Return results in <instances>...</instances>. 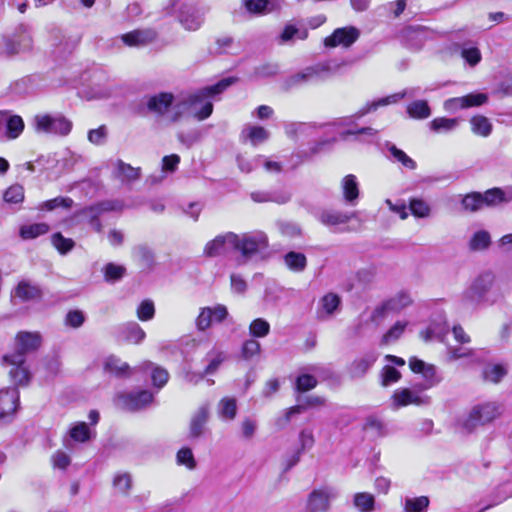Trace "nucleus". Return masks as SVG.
<instances>
[{"label":"nucleus","mask_w":512,"mask_h":512,"mask_svg":"<svg viewBox=\"0 0 512 512\" xmlns=\"http://www.w3.org/2000/svg\"><path fill=\"white\" fill-rule=\"evenodd\" d=\"M387 149L390 152L393 161L401 163L405 168L410 170H414L416 168V162L403 150L390 143L387 144Z\"/></svg>","instance_id":"47"},{"label":"nucleus","mask_w":512,"mask_h":512,"mask_svg":"<svg viewBox=\"0 0 512 512\" xmlns=\"http://www.w3.org/2000/svg\"><path fill=\"white\" fill-rule=\"evenodd\" d=\"M407 113L414 119H426L430 116L431 110L427 101L416 100L407 106Z\"/></svg>","instance_id":"45"},{"label":"nucleus","mask_w":512,"mask_h":512,"mask_svg":"<svg viewBox=\"0 0 512 512\" xmlns=\"http://www.w3.org/2000/svg\"><path fill=\"white\" fill-rule=\"evenodd\" d=\"M270 133L264 127L258 125H246L242 132L241 137L245 141H249L253 146H258L268 140Z\"/></svg>","instance_id":"30"},{"label":"nucleus","mask_w":512,"mask_h":512,"mask_svg":"<svg viewBox=\"0 0 512 512\" xmlns=\"http://www.w3.org/2000/svg\"><path fill=\"white\" fill-rule=\"evenodd\" d=\"M401 379V373L391 364H386L380 371V383L388 387Z\"/></svg>","instance_id":"52"},{"label":"nucleus","mask_w":512,"mask_h":512,"mask_svg":"<svg viewBox=\"0 0 512 512\" xmlns=\"http://www.w3.org/2000/svg\"><path fill=\"white\" fill-rule=\"evenodd\" d=\"M470 125L472 132L481 137H488L493 128L491 121L482 115L473 116Z\"/></svg>","instance_id":"40"},{"label":"nucleus","mask_w":512,"mask_h":512,"mask_svg":"<svg viewBox=\"0 0 512 512\" xmlns=\"http://www.w3.org/2000/svg\"><path fill=\"white\" fill-rule=\"evenodd\" d=\"M142 369L151 372V380L154 387L161 389L166 385L169 380V373L163 367H160L152 362H145L142 365Z\"/></svg>","instance_id":"32"},{"label":"nucleus","mask_w":512,"mask_h":512,"mask_svg":"<svg viewBox=\"0 0 512 512\" xmlns=\"http://www.w3.org/2000/svg\"><path fill=\"white\" fill-rule=\"evenodd\" d=\"M420 93V87H411L403 90L402 92L392 94L390 96L381 98L379 100L372 101L367 103L362 108H360L355 115L350 117L341 118L334 123V125L338 127H346L351 126L354 123L355 119H359L366 114L375 111L380 106H386L389 104L397 103L401 99L405 97H415Z\"/></svg>","instance_id":"7"},{"label":"nucleus","mask_w":512,"mask_h":512,"mask_svg":"<svg viewBox=\"0 0 512 512\" xmlns=\"http://www.w3.org/2000/svg\"><path fill=\"white\" fill-rule=\"evenodd\" d=\"M503 413V407L495 401H486L474 405L467 415L459 422L466 433L473 432L477 427L492 423Z\"/></svg>","instance_id":"3"},{"label":"nucleus","mask_w":512,"mask_h":512,"mask_svg":"<svg viewBox=\"0 0 512 512\" xmlns=\"http://www.w3.org/2000/svg\"><path fill=\"white\" fill-rule=\"evenodd\" d=\"M245 8L255 15H262L279 7L280 0H245Z\"/></svg>","instance_id":"31"},{"label":"nucleus","mask_w":512,"mask_h":512,"mask_svg":"<svg viewBox=\"0 0 512 512\" xmlns=\"http://www.w3.org/2000/svg\"><path fill=\"white\" fill-rule=\"evenodd\" d=\"M340 189L344 201L351 206H355L360 196V188L357 177L353 174L344 176L340 181Z\"/></svg>","instance_id":"22"},{"label":"nucleus","mask_w":512,"mask_h":512,"mask_svg":"<svg viewBox=\"0 0 512 512\" xmlns=\"http://www.w3.org/2000/svg\"><path fill=\"white\" fill-rule=\"evenodd\" d=\"M13 299H19L21 302L36 301L41 299L42 290L30 280H21L12 290Z\"/></svg>","instance_id":"19"},{"label":"nucleus","mask_w":512,"mask_h":512,"mask_svg":"<svg viewBox=\"0 0 512 512\" xmlns=\"http://www.w3.org/2000/svg\"><path fill=\"white\" fill-rule=\"evenodd\" d=\"M228 309L225 305L217 304L213 307L201 308L196 318V327L200 331H205L214 323H220L228 317Z\"/></svg>","instance_id":"14"},{"label":"nucleus","mask_w":512,"mask_h":512,"mask_svg":"<svg viewBox=\"0 0 512 512\" xmlns=\"http://www.w3.org/2000/svg\"><path fill=\"white\" fill-rule=\"evenodd\" d=\"M42 343V337L38 332L21 331L15 336L14 352L4 356V362L14 364L25 363V355L36 351Z\"/></svg>","instance_id":"8"},{"label":"nucleus","mask_w":512,"mask_h":512,"mask_svg":"<svg viewBox=\"0 0 512 512\" xmlns=\"http://www.w3.org/2000/svg\"><path fill=\"white\" fill-rule=\"evenodd\" d=\"M504 286L495 274L484 271L477 275L463 292V300L477 305H493L504 298Z\"/></svg>","instance_id":"2"},{"label":"nucleus","mask_w":512,"mask_h":512,"mask_svg":"<svg viewBox=\"0 0 512 512\" xmlns=\"http://www.w3.org/2000/svg\"><path fill=\"white\" fill-rule=\"evenodd\" d=\"M68 437L76 443H86L96 437V430L86 422L80 421L71 425Z\"/></svg>","instance_id":"24"},{"label":"nucleus","mask_w":512,"mask_h":512,"mask_svg":"<svg viewBox=\"0 0 512 512\" xmlns=\"http://www.w3.org/2000/svg\"><path fill=\"white\" fill-rule=\"evenodd\" d=\"M355 213L343 212L338 210H323L318 216V220L327 227H334L348 223Z\"/></svg>","instance_id":"25"},{"label":"nucleus","mask_w":512,"mask_h":512,"mask_svg":"<svg viewBox=\"0 0 512 512\" xmlns=\"http://www.w3.org/2000/svg\"><path fill=\"white\" fill-rule=\"evenodd\" d=\"M488 97L485 93H471L461 97H454L444 102V108L448 112H456L459 109L477 107L486 103Z\"/></svg>","instance_id":"17"},{"label":"nucleus","mask_w":512,"mask_h":512,"mask_svg":"<svg viewBox=\"0 0 512 512\" xmlns=\"http://www.w3.org/2000/svg\"><path fill=\"white\" fill-rule=\"evenodd\" d=\"M123 338L133 344H140L146 337L145 331L136 322H131L122 328Z\"/></svg>","instance_id":"39"},{"label":"nucleus","mask_w":512,"mask_h":512,"mask_svg":"<svg viewBox=\"0 0 512 512\" xmlns=\"http://www.w3.org/2000/svg\"><path fill=\"white\" fill-rule=\"evenodd\" d=\"M269 332L270 324L262 318H257L253 320L249 326V333L253 337L262 338L267 336Z\"/></svg>","instance_id":"60"},{"label":"nucleus","mask_w":512,"mask_h":512,"mask_svg":"<svg viewBox=\"0 0 512 512\" xmlns=\"http://www.w3.org/2000/svg\"><path fill=\"white\" fill-rule=\"evenodd\" d=\"M226 356L223 352L220 351H211L206 355V360L208 362L207 366L204 369V374L212 375L214 374L220 365L224 362Z\"/></svg>","instance_id":"56"},{"label":"nucleus","mask_w":512,"mask_h":512,"mask_svg":"<svg viewBox=\"0 0 512 512\" xmlns=\"http://www.w3.org/2000/svg\"><path fill=\"white\" fill-rule=\"evenodd\" d=\"M353 504L360 512H372L374 510L375 498L368 492H359L353 496Z\"/></svg>","instance_id":"43"},{"label":"nucleus","mask_w":512,"mask_h":512,"mask_svg":"<svg viewBox=\"0 0 512 512\" xmlns=\"http://www.w3.org/2000/svg\"><path fill=\"white\" fill-rule=\"evenodd\" d=\"M316 128V125L309 123H290L286 125L285 130L289 137H298L310 136Z\"/></svg>","instance_id":"51"},{"label":"nucleus","mask_w":512,"mask_h":512,"mask_svg":"<svg viewBox=\"0 0 512 512\" xmlns=\"http://www.w3.org/2000/svg\"><path fill=\"white\" fill-rule=\"evenodd\" d=\"M429 499L426 496L406 498L404 501L405 512H426L429 506Z\"/></svg>","instance_id":"54"},{"label":"nucleus","mask_w":512,"mask_h":512,"mask_svg":"<svg viewBox=\"0 0 512 512\" xmlns=\"http://www.w3.org/2000/svg\"><path fill=\"white\" fill-rule=\"evenodd\" d=\"M4 201L10 204H18L24 200V188L15 184L6 189L3 195Z\"/></svg>","instance_id":"59"},{"label":"nucleus","mask_w":512,"mask_h":512,"mask_svg":"<svg viewBox=\"0 0 512 512\" xmlns=\"http://www.w3.org/2000/svg\"><path fill=\"white\" fill-rule=\"evenodd\" d=\"M10 366L9 376L17 385H26L30 380V372L25 363L14 364L13 362H4Z\"/></svg>","instance_id":"33"},{"label":"nucleus","mask_w":512,"mask_h":512,"mask_svg":"<svg viewBox=\"0 0 512 512\" xmlns=\"http://www.w3.org/2000/svg\"><path fill=\"white\" fill-rule=\"evenodd\" d=\"M117 172L122 180L128 181L136 180L140 175L139 168H134L122 161H118L117 163Z\"/></svg>","instance_id":"63"},{"label":"nucleus","mask_w":512,"mask_h":512,"mask_svg":"<svg viewBox=\"0 0 512 512\" xmlns=\"http://www.w3.org/2000/svg\"><path fill=\"white\" fill-rule=\"evenodd\" d=\"M123 207V203L118 200H108L82 209L77 213V216L85 219L97 232H100L102 226L98 221L99 216L107 211H120Z\"/></svg>","instance_id":"11"},{"label":"nucleus","mask_w":512,"mask_h":512,"mask_svg":"<svg viewBox=\"0 0 512 512\" xmlns=\"http://www.w3.org/2000/svg\"><path fill=\"white\" fill-rule=\"evenodd\" d=\"M165 9L168 14L175 15L178 23L186 31H197L204 23L199 9L186 0H170Z\"/></svg>","instance_id":"4"},{"label":"nucleus","mask_w":512,"mask_h":512,"mask_svg":"<svg viewBox=\"0 0 512 512\" xmlns=\"http://www.w3.org/2000/svg\"><path fill=\"white\" fill-rule=\"evenodd\" d=\"M462 206L464 210L469 212H476L483 208L481 193L473 192L467 194L462 199Z\"/></svg>","instance_id":"58"},{"label":"nucleus","mask_w":512,"mask_h":512,"mask_svg":"<svg viewBox=\"0 0 512 512\" xmlns=\"http://www.w3.org/2000/svg\"><path fill=\"white\" fill-rule=\"evenodd\" d=\"M378 358L375 352H368L356 358L350 365V373L353 377L364 376L369 369L374 365Z\"/></svg>","instance_id":"27"},{"label":"nucleus","mask_w":512,"mask_h":512,"mask_svg":"<svg viewBox=\"0 0 512 512\" xmlns=\"http://www.w3.org/2000/svg\"><path fill=\"white\" fill-rule=\"evenodd\" d=\"M360 36V31L354 26L337 28L326 37L323 44L326 48L343 47L348 48L354 44Z\"/></svg>","instance_id":"13"},{"label":"nucleus","mask_w":512,"mask_h":512,"mask_svg":"<svg viewBox=\"0 0 512 512\" xmlns=\"http://www.w3.org/2000/svg\"><path fill=\"white\" fill-rule=\"evenodd\" d=\"M49 231V227L45 223H34L24 225L20 229V236L25 239H34L40 235H44Z\"/></svg>","instance_id":"49"},{"label":"nucleus","mask_w":512,"mask_h":512,"mask_svg":"<svg viewBox=\"0 0 512 512\" xmlns=\"http://www.w3.org/2000/svg\"><path fill=\"white\" fill-rule=\"evenodd\" d=\"M430 403V397L423 394L419 386L414 388L401 387L396 389L390 398V407L398 410L408 405L424 406Z\"/></svg>","instance_id":"9"},{"label":"nucleus","mask_w":512,"mask_h":512,"mask_svg":"<svg viewBox=\"0 0 512 512\" xmlns=\"http://www.w3.org/2000/svg\"><path fill=\"white\" fill-rule=\"evenodd\" d=\"M315 443L313 430L310 428H305L299 433V444L300 450L292 457V460L289 464V467L298 463L300 459V452L310 450Z\"/></svg>","instance_id":"38"},{"label":"nucleus","mask_w":512,"mask_h":512,"mask_svg":"<svg viewBox=\"0 0 512 512\" xmlns=\"http://www.w3.org/2000/svg\"><path fill=\"white\" fill-rule=\"evenodd\" d=\"M409 210L415 218L427 219L432 216V207L421 198H411L409 200Z\"/></svg>","instance_id":"36"},{"label":"nucleus","mask_w":512,"mask_h":512,"mask_svg":"<svg viewBox=\"0 0 512 512\" xmlns=\"http://www.w3.org/2000/svg\"><path fill=\"white\" fill-rule=\"evenodd\" d=\"M25 124L21 116L9 110H0V141L17 139L24 131Z\"/></svg>","instance_id":"10"},{"label":"nucleus","mask_w":512,"mask_h":512,"mask_svg":"<svg viewBox=\"0 0 512 512\" xmlns=\"http://www.w3.org/2000/svg\"><path fill=\"white\" fill-rule=\"evenodd\" d=\"M237 234L226 232L217 235L214 239L206 243L204 254L208 257H216L226 254L230 250L236 251Z\"/></svg>","instance_id":"12"},{"label":"nucleus","mask_w":512,"mask_h":512,"mask_svg":"<svg viewBox=\"0 0 512 512\" xmlns=\"http://www.w3.org/2000/svg\"><path fill=\"white\" fill-rule=\"evenodd\" d=\"M506 373L507 370L503 365L490 364L485 367L483 375L485 380L492 383H498L506 375Z\"/></svg>","instance_id":"57"},{"label":"nucleus","mask_w":512,"mask_h":512,"mask_svg":"<svg viewBox=\"0 0 512 512\" xmlns=\"http://www.w3.org/2000/svg\"><path fill=\"white\" fill-rule=\"evenodd\" d=\"M218 414L224 420H233L237 414L235 398L224 397L218 404Z\"/></svg>","instance_id":"42"},{"label":"nucleus","mask_w":512,"mask_h":512,"mask_svg":"<svg viewBox=\"0 0 512 512\" xmlns=\"http://www.w3.org/2000/svg\"><path fill=\"white\" fill-rule=\"evenodd\" d=\"M157 32L153 29H137L121 35L123 43L130 47H140L153 42Z\"/></svg>","instance_id":"21"},{"label":"nucleus","mask_w":512,"mask_h":512,"mask_svg":"<svg viewBox=\"0 0 512 512\" xmlns=\"http://www.w3.org/2000/svg\"><path fill=\"white\" fill-rule=\"evenodd\" d=\"M116 404L122 409L128 411L140 410L153 401V394L148 390H142L135 393L117 395Z\"/></svg>","instance_id":"15"},{"label":"nucleus","mask_w":512,"mask_h":512,"mask_svg":"<svg viewBox=\"0 0 512 512\" xmlns=\"http://www.w3.org/2000/svg\"><path fill=\"white\" fill-rule=\"evenodd\" d=\"M482 204L484 206H497L506 201L505 193L500 188H492L481 194Z\"/></svg>","instance_id":"48"},{"label":"nucleus","mask_w":512,"mask_h":512,"mask_svg":"<svg viewBox=\"0 0 512 512\" xmlns=\"http://www.w3.org/2000/svg\"><path fill=\"white\" fill-rule=\"evenodd\" d=\"M407 326V322L405 321H398L396 322L383 336V343L388 344L391 342L396 341L400 338V336L403 334L405 328Z\"/></svg>","instance_id":"62"},{"label":"nucleus","mask_w":512,"mask_h":512,"mask_svg":"<svg viewBox=\"0 0 512 512\" xmlns=\"http://www.w3.org/2000/svg\"><path fill=\"white\" fill-rule=\"evenodd\" d=\"M325 399L320 396H307L304 398L303 403L293 406L287 410L286 420L288 421L293 414L301 413L304 409L309 407H319L324 405Z\"/></svg>","instance_id":"44"},{"label":"nucleus","mask_w":512,"mask_h":512,"mask_svg":"<svg viewBox=\"0 0 512 512\" xmlns=\"http://www.w3.org/2000/svg\"><path fill=\"white\" fill-rule=\"evenodd\" d=\"M33 40L28 34L21 35L17 38H7L5 40V53L9 56L29 51L32 48Z\"/></svg>","instance_id":"28"},{"label":"nucleus","mask_w":512,"mask_h":512,"mask_svg":"<svg viewBox=\"0 0 512 512\" xmlns=\"http://www.w3.org/2000/svg\"><path fill=\"white\" fill-rule=\"evenodd\" d=\"M225 85H227L226 82L206 86L195 92L182 95L178 99L171 92H159L147 96L144 103L149 113L170 122H178L188 114L198 121H203L212 114L213 104L204 103L203 107L197 110V103L201 101L202 95L219 91Z\"/></svg>","instance_id":"1"},{"label":"nucleus","mask_w":512,"mask_h":512,"mask_svg":"<svg viewBox=\"0 0 512 512\" xmlns=\"http://www.w3.org/2000/svg\"><path fill=\"white\" fill-rule=\"evenodd\" d=\"M112 485L117 493L128 496L133 487L131 474L128 472H117L113 476Z\"/></svg>","instance_id":"34"},{"label":"nucleus","mask_w":512,"mask_h":512,"mask_svg":"<svg viewBox=\"0 0 512 512\" xmlns=\"http://www.w3.org/2000/svg\"><path fill=\"white\" fill-rule=\"evenodd\" d=\"M104 368L107 372L115 374L116 376L125 375L130 367L126 362L121 361L119 358L109 356L105 360Z\"/></svg>","instance_id":"53"},{"label":"nucleus","mask_w":512,"mask_h":512,"mask_svg":"<svg viewBox=\"0 0 512 512\" xmlns=\"http://www.w3.org/2000/svg\"><path fill=\"white\" fill-rule=\"evenodd\" d=\"M36 133L65 137L70 134L73 123L61 113H38L32 119Z\"/></svg>","instance_id":"5"},{"label":"nucleus","mask_w":512,"mask_h":512,"mask_svg":"<svg viewBox=\"0 0 512 512\" xmlns=\"http://www.w3.org/2000/svg\"><path fill=\"white\" fill-rule=\"evenodd\" d=\"M425 31L421 28L408 27L403 31L404 38L413 49H420L424 44Z\"/></svg>","instance_id":"50"},{"label":"nucleus","mask_w":512,"mask_h":512,"mask_svg":"<svg viewBox=\"0 0 512 512\" xmlns=\"http://www.w3.org/2000/svg\"><path fill=\"white\" fill-rule=\"evenodd\" d=\"M251 199L254 202L263 203V202H276L279 204H283L289 201L290 195L287 192H265V191H256L251 193Z\"/></svg>","instance_id":"35"},{"label":"nucleus","mask_w":512,"mask_h":512,"mask_svg":"<svg viewBox=\"0 0 512 512\" xmlns=\"http://www.w3.org/2000/svg\"><path fill=\"white\" fill-rule=\"evenodd\" d=\"M411 303L412 299L409 294L403 292L399 293L387 300L382 305L376 307L372 313L371 318L373 321H377L388 313H399L408 307Z\"/></svg>","instance_id":"16"},{"label":"nucleus","mask_w":512,"mask_h":512,"mask_svg":"<svg viewBox=\"0 0 512 512\" xmlns=\"http://www.w3.org/2000/svg\"><path fill=\"white\" fill-rule=\"evenodd\" d=\"M340 65L332 61L317 63L307 67L311 82L322 81L339 69Z\"/></svg>","instance_id":"29"},{"label":"nucleus","mask_w":512,"mask_h":512,"mask_svg":"<svg viewBox=\"0 0 512 512\" xmlns=\"http://www.w3.org/2000/svg\"><path fill=\"white\" fill-rule=\"evenodd\" d=\"M210 406L209 404H202L193 413L189 423V437L197 439L203 436L205 426L209 420Z\"/></svg>","instance_id":"18"},{"label":"nucleus","mask_w":512,"mask_h":512,"mask_svg":"<svg viewBox=\"0 0 512 512\" xmlns=\"http://www.w3.org/2000/svg\"><path fill=\"white\" fill-rule=\"evenodd\" d=\"M333 498L334 494L330 490L313 491L308 497L306 512H328L330 501Z\"/></svg>","instance_id":"20"},{"label":"nucleus","mask_w":512,"mask_h":512,"mask_svg":"<svg viewBox=\"0 0 512 512\" xmlns=\"http://www.w3.org/2000/svg\"><path fill=\"white\" fill-rule=\"evenodd\" d=\"M341 304V298L339 295L329 292L325 294L318 304L317 314L321 319L331 317L339 308Z\"/></svg>","instance_id":"26"},{"label":"nucleus","mask_w":512,"mask_h":512,"mask_svg":"<svg viewBox=\"0 0 512 512\" xmlns=\"http://www.w3.org/2000/svg\"><path fill=\"white\" fill-rule=\"evenodd\" d=\"M19 404V392L16 388L0 390V418L15 413Z\"/></svg>","instance_id":"23"},{"label":"nucleus","mask_w":512,"mask_h":512,"mask_svg":"<svg viewBox=\"0 0 512 512\" xmlns=\"http://www.w3.org/2000/svg\"><path fill=\"white\" fill-rule=\"evenodd\" d=\"M177 463L179 465H184L188 469L193 470L196 467V461L193 455V452L190 448L184 447L181 448L177 453Z\"/></svg>","instance_id":"64"},{"label":"nucleus","mask_w":512,"mask_h":512,"mask_svg":"<svg viewBox=\"0 0 512 512\" xmlns=\"http://www.w3.org/2000/svg\"><path fill=\"white\" fill-rule=\"evenodd\" d=\"M308 83H311V78L307 70V67H305L301 71L289 76L284 81V88L288 90Z\"/></svg>","instance_id":"55"},{"label":"nucleus","mask_w":512,"mask_h":512,"mask_svg":"<svg viewBox=\"0 0 512 512\" xmlns=\"http://www.w3.org/2000/svg\"><path fill=\"white\" fill-rule=\"evenodd\" d=\"M236 242V251L240 253L244 263L266 251L269 245L268 237L262 231L237 234Z\"/></svg>","instance_id":"6"},{"label":"nucleus","mask_w":512,"mask_h":512,"mask_svg":"<svg viewBox=\"0 0 512 512\" xmlns=\"http://www.w3.org/2000/svg\"><path fill=\"white\" fill-rule=\"evenodd\" d=\"M491 244L490 233L486 230H478L474 232L468 242V247L471 251H484L489 248Z\"/></svg>","instance_id":"37"},{"label":"nucleus","mask_w":512,"mask_h":512,"mask_svg":"<svg viewBox=\"0 0 512 512\" xmlns=\"http://www.w3.org/2000/svg\"><path fill=\"white\" fill-rule=\"evenodd\" d=\"M261 351V345L257 340L248 339L246 340L241 347V357L244 360H250L253 357L259 355Z\"/></svg>","instance_id":"61"},{"label":"nucleus","mask_w":512,"mask_h":512,"mask_svg":"<svg viewBox=\"0 0 512 512\" xmlns=\"http://www.w3.org/2000/svg\"><path fill=\"white\" fill-rule=\"evenodd\" d=\"M430 129L436 133H447L453 131L458 126L456 118L438 117L430 122Z\"/></svg>","instance_id":"46"},{"label":"nucleus","mask_w":512,"mask_h":512,"mask_svg":"<svg viewBox=\"0 0 512 512\" xmlns=\"http://www.w3.org/2000/svg\"><path fill=\"white\" fill-rule=\"evenodd\" d=\"M284 263L291 271L302 272L307 266V258L303 253L291 251L284 256Z\"/></svg>","instance_id":"41"}]
</instances>
